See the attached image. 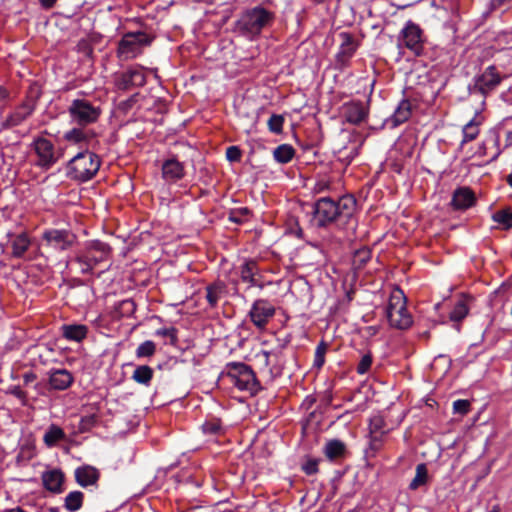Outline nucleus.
Segmentation results:
<instances>
[{
    "mask_svg": "<svg viewBox=\"0 0 512 512\" xmlns=\"http://www.w3.org/2000/svg\"><path fill=\"white\" fill-rule=\"evenodd\" d=\"M356 209V200L350 195L334 201L330 197L318 199L314 204V220L319 227H326L338 219H352Z\"/></svg>",
    "mask_w": 512,
    "mask_h": 512,
    "instance_id": "nucleus-1",
    "label": "nucleus"
},
{
    "mask_svg": "<svg viewBox=\"0 0 512 512\" xmlns=\"http://www.w3.org/2000/svg\"><path fill=\"white\" fill-rule=\"evenodd\" d=\"M101 160L89 150L77 153L66 164V176L76 182H87L99 171Z\"/></svg>",
    "mask_w": 512,
    "mask_h": 512,
    "instance_id": "nucleus-2",
    "label": "nucleus"
},
{
    "mask_svg": "<svg viewBox=\"0 0 512 512\" xmlns=\"http://www.w3.org/2000/svg\"><path fill=\"white\" fill-rule=\"evenodd\" d=\"M111 254V247L100 240L88 241L75 255L74 263L82 274H91L101 262L107 261Z\"/></svg>",
    "mask_w": 512,
    "mask_h": 512,
    "instance_id": "nucleus-3",
    "label": "nucleus"
},
{
    "mask_svg": "<svg viewBox=\"0 0 512 512\" xmlns=\"http://www.w3.org/2000/svg\"><path fill=\"white\" fill-rule=\"evenodd\" d=\"M386 317L390 326L399 330L408 329L413 323V318L406 307V297L399 288L393 289L390 294Z\"/></svg>",
    "mask_w": 512,
    "mask_h": 512,
    "instance_id": "nucleus-4",
    "label": "nucleus"
},
{
    "mask_svg": "<svg viewBox=\"0 0 512 512\" xmlns=\"http://www.w3.org/2000/svg\"><path fill=\"white\" fill-rule=\"evenodd\" d=\"M227 376L231 383L240 391L255 395L261 389V386L253 370L246 364L232 362L227 365Z\"/></svg>",
    "mask_w": 512,
    "mask_h": 512,
    "instance_id": "nucleus-5",
    "label": "nucleus"
},
{
    "mask_svg": "<svg viewBox=\"0 0 512 512\" xmlns=\"http://www.w3.org/2000/svg\"><path fill=\"white\" fill-rule=\"evenodd\" d=\"M255 359L260 366V371L270 381L282 375L286 359L281 347H276L269 351L261 350L255 355Z\"/></svg>",
    "mask_w": 512,
    "mask_h": 512,
    "instance_id": "nucleus-6",
    "label": "nucleus"
},
{
    "mask_svg": "<svg viewBox=\"0 0 512 512\" xmlns=\"http://www.w3.org/2000/svg\"><path fill=\"white\" fill-rule=\"evenodd\" d=\"M272 20L273 14L270 11L257 6L242 14L238 21V27L250 36H257Z\"/></svg>",
    "mask_w": 512,
    "mask_h": 512,
    "instance_id": "nucleus-7",
    "label": "nucleus"
},
{
    "mask_svg": "<svg viewBox=\"0 0 512 512\" xmlns=\"http://www.w3.org/2000/svg\"><path fill=\"white\" fill-rule=\"evenodd\" d=\"M151 43L149 36L141 31L126 33L120 40L117 55L122 60L133 59L142 52V48Z\"/></svg>",
    "mask_w": 512,
    "mask_h": 512,
    "instance_id": "nucleus-8",
    "label": "nucleus"
},
{
    "mask_svg": "<svg viewBox=\"0 0 512 512\" xmlns=\"http://www.w3.org/2000/svg\"><path fill=\"white\" fill-rule=\"evenodd\" d=\"M72 121L78 125L87 126L97 122L101 115V108L86 99H75L68 108Z\"/></svg>",
    "mask_w": 512,
    "mask_h": 512,
    "instance_id": "nucleus-9",
    "label": "nucleus"
},
{
    "mask_svg": "<svg viewBox=\"0 0 512 512\" xmlns=\"http://www.w3.org/2000/svg\"><path fill=\"white\" fill-rule=\"evenodd\" d=\"M114 85L118 90L127 91L142 87L146 84L145 69L139 65H133L126 70L114 74Z\"/></svg>",
    "mask_w": 512,
    "mask_h": 512,
    "instance_id": "nucleus-10",
    "label": "nucleus"
},
{
    "mask_svg": "<svg viewBox=\"0 0 512 512\" xmlns=\"http://www.w3.org/2000/svg\"><path fill=\"white\" fill-rule=\"evenodd\" d=\"M399 47H405L415 56L424 50L423 30L412 21H407L399 35Z\"/></svg>",
    "mask_w": 512,
    "mask_h": 512,
    "instance_id": "nucleus-11",
    "label": "nucleus"
},
{
    "mask_svg": "<svg viewBox=\"0 0 512 512\" xmlns=\"http://www.w3.org/2000/svg\"><path fill=\"white\" fill-rule=\"evenodd\" d=\"M504 78H506V75L499 72L496 66L490 65L475 77L474 89L481 95L486 96L494 91Z\"/></svg>",
    "mask_w": 512,
    "mask_h": 512,
    "instance_id": "nucleus-12",
    "label": "nucleus"
},
{
    "mask_svg": "<svg viewBox=\"0 0 512 512\" xmlns=\"http://www.w3.org/2000/svg\"><path fill=\"white\" fill-rule=\"evenodd\" d=\"M275 312V307L268 300L257 299L253 302L248 316L257 329L264 330Z\"/></svg>",
    "mask_w": 512,
    "mask_h": 512,
    "instance_id": "nucleus-13",
    "label": "nucleus"
},
{
    "mask_svg": "<svg viewBox=\"0 0 512 512\" xmlns=\"http://www.w3.org/2000/svg\"><path fill=\"white\" fill-rule=\"evenodd\" d=\"M341 44L335 56V66L337 69H344L349 66L350 60L358 49V43L348 32L339 33Z\"/></svg>",
    "mask_w": 512,
    "mask_h": 512,
    "instance_id": "nucleus-14",
    "label": "nucleus"
},
{
    "mask_svg": "<svg viewBox=\"0 0 512 512\" xmlns=\"http://www.w3.org/2000/svg\"><path fill=\"white\" fill-rule=\"evenodd\" d=\"M33 148L38 158L36 164L43 169L51 168L59 159L53 143L46 138L36 139Z\"/></svg>",
    "mask_w": 512,
    "mask_h": 512,
    "instance_id": "nucleus-15",
    "label": "nucleus"
},
{
    "mask_svg": "<svg viewBox=\"0 0 512 512\" xmlns=\"http://www.w3.org/2000/svg\"><path fill=\"white\" fill-rule=\"evenodd\" d=\"M43 239L55 249L67 250L76 240L75 234L65 229H48L43 232Z\"/></svg>",
    "mask_w": 512,
    "mask_h": 512,
    "instance_id": "nucleus-16",
    "label": "nucleus"
},
{
    "mask_svg": "<svg viewBox=\"0 0 512 512\" xmlns=\"http://www.w3.org/2000/svg\"><path fill=\"white\" fill-rule=\"evenodd\" d=\"M368 113V105L361 101H351L343 106V116L350 124H360L368 117Z\"/></svg>",
    "mask_w": 512,
    "mask_h": 512,
    "instance_id": "nucleus-17",
    "label": "nucleus"
},
{
    "mask_svg": "<svg viewBox=\"0 0 512 512\" xmlns=\"http://www.w3.org/2000/svg\"><path fill=\"white\" fill-rule=\"evenodd\" d=\"M475 203V194L469 187H459L453 192L451 205L455 210H466Z\"/></svg>",
    "mask_w": 512,
    "mask_h": 512,
    "instance_id": "nucleus-18",
    "label": "nucleus"
},
{
    "mask_svg": "<svg viewBox=\"0 0 512 512\" xmlns=\"http://www.w3.org/2000/svg\"><path fill=\"white\" fill-rule=\"evenodd\" d=\"M100 478V471L91 465H82L75 470L76 482L81 487L96 486Z\"/></svg>",
    "mask_w": 512,
    "mask_h": 512,
    "instance_id": "nucleus-19",
    "label": "nucleus"
},
{
    "mask_svg": "<svg viewBox=\"0 0 512 512\" xmlns=\"http://www.w3.org/2000/svg\"><path fill=\"white\" fill-rule=\"evenodd\" d=\"M74 381L72 374L66 369H53L49 372V385L51 389L63 391L68 389Z\"/></svg>",
    "mask_w": 512,
    "mask_h": 512,
    "instance_id": "nucleus-20",
    "label": "nucleus"
},
{
    "mask_svg": "<svg viewBox=\"0 0 512 512\" xmlns=\"http://www.w3.org/2000/svg\"><path fill=\"white\" fill-rule=\"evenodd\" d=\"M259 268L255 260H246L240 267V277L243 282L249 284V287L263 288V284L258 279Z\"/></svg>",
    "mask_w": 512,
    "mask_h": 512,
    "instance_id": "nucleus-21",
    "label": "nucleus"
},
{
    "mask_svg": "<svg viewBox=\"0 0 512 512\" xmlns=\"http://www.w3.org/2000/svg\"><path fill=\"white\" fill-rule=\"evenodd\" d=\"M42 483L45 489L52 493H61L64 474L61 470L54 469L42 474Z\"/></svg>",
    "mask_w": 512,
    "mask_h": 512,
    "instance_id": "nucleus-22",
    "label": "nucleus"
},
{
    "mask_svg": "<svg viewBox=\"0 0 512 512\" xmlns=\"http://www.w3.org/2000/svg\"><path fill=\"white\" fill-rule=\"evenodd\" d=\"M162 175L166 181L175 182L183 178L184 167L175 159L166 160L162 165Z\"/></svg>",
    "mask_w": 512,
    "mask_h": 512,
    "instance_id": "nucleus-23",
    "label": "nucleus"
},
{
    "mask_svg": "<svg viewBox=\"0 0 512 512\" xmlns=\"http://www.w3.org/2000/svg\"><path fill=\"white\" fill-rule=\"evenodd\" d=\"M7 236L11 238L12 256L21 258L31 245L28 235L22 232L15 236L12 233H8Z\"/></svg>",
    "mask_w": 512,
    "mask_h": 512,
    "instance_id": "nucleus-24",
    "label": "nucleus"
},
{
    "mask_svg": "<svg viewBox=\"0 0 512 512\" xmlns=\"http://www.w3.org/2000/svg\"><path fill=\"white\" fill-rule=\"evenodd\" d=\"M482 124V117L476 114L468 123L463 126L462 129V141L460 147L464 144L475 140L480 133V126Z\"/></svg>",
    "mask_w": 512,
    "mask_h": 512,
    "instance_id": "nucleus-25",
    "label": "nucleus"
},
{
    "mask_svg": "<svg viewBox=\"0 0 512 512\" xmlns=\"http://www.w3.org/2000/svg\"><path fill=\"white\" fill-rule=\"evenodd\" d=\"M61 330L65 339L76 342H81L88 333V328L84 324H65Z\"/></svg>",
    "mask_w": 512,
    "mask_h": 512,
    "instance_id": "nucleus-26",
    "label": "nucleus"
},
{
    "mask_svg": "<svg viewBox=\"0 0 512 512\" xmlns=\"http://www.w3.org/2000/svg\"><path fill=\"white\" fill-rule=\"evenodd\" d=\"M323 453L330 461L341 459L345 456L346 445L338 439L329 440L323 448Z\"/></svg>",
    "mask_w": 512,
    "mask_h": 512,
    "instance_id": "nucleus-27",
    "label": "nucleus"
},
{
    "mask_svg": "<svg viewBox=\"0 0 512 512\" xmlns=\"http://www.w3.org/2000/svg\"><path fill=\"white\" fill-rule=\"evenodd\" d=\"M33 112V107L29 104H22L18 106L7 118L9 126H18L25 121Z\"/></svg>",
    "mask_w": 512,
    "mask_h": 512,
    "instance_id": "nucleus-28",
    "label": "nucleus"
},
{
    "mask_svg": "<svg viewBox=\"0 0 512 512\" xmlns=\"http://www.w3.org/2000/svg\"><path fill=\"white\" fill-rule=\"evenodd\" d=\"M65 438L64 430L58 425L51 424L43 436V442L47 447L51 448L58 442L65 440Z\"/></svg>",
    "mask_w": 512,
    "mask_h": 512,
    "instance_id": "nucleus-29",
    "label": "nucleus"
},
{
    "mask_svg": "<svg viewBox=\"0 0 512 512\" xmlns=\"http://www.w3.org/2000/svg\"><path fill=\"white\" fill-rule=\"evenodd\" d=\"M411 111V103L406 99L402 100L391 117L393 125L398 126L406 122L411 116Z\"/></svg>",
    "mask_w": 512,
    "mask_h": 512,
    "instance_id": "nucleus-30",
    "label": "nucleus"
},
{
    "mask_svg": "<svg viewBox=\"0 0 512 512\" xmlns=\"http://www.w3.org/2000/svg\"><path fill=\"white\" fill-rule=\"evenodd\" d=\"M153 374L154 371L150 366L140 365L136 367V369L134 370L132 374V379L138 384L149 386L153 378Z\"/></svg>",
    "mask_w": 512,
    "mask_h": 512,
    "instance_id": "nucleus-31",
    "label": "nucleus"
},
{
    "mask_svg": "<svg viewBox=\"0 0 512 512\" xmlns=\"http://www.w3.org/2000/svg\"><path fill=\"white\" fill-rule=\"evenodd\" d=\"M295 155V149L289 144H281L273 151L274 159L281 164L290 162Z\"/></svg>",
    "mask_w": 512,
    "mask_h": 512,
    "instance_id": "nucleus-32",
    "label": "nucleus"
},
{
    "mask_svg": "<svg viewBox=\"0 0 512 512\" xmlns=\"http://www.w3.org/2000/svg\"><path fill=\"white\" fill-rule=\"evenodd\" d=\"M84 501V494L81 491H72L64 499V507L69 512L78 511Z\"/></svg>",
    "mask_w": 512,
    "mask_h": 512,
    "instance_id": "nucleus-33",
    "label": "nucleus"
},
{
    "mask_svg": "<svg viewBox=\"0 0 512 512\" xmlns=\"http://www.w3.org/2000/svg\"><path fill=\"white\" fill-rule=\"evenodd\" d=\"M202 431L208 436H219L224 433V428L220 419L211 418L204 422L202 425Z\"/></svg>",
    "mask_w": 512,
    "mask_h": 512,
    "instance_id": "nucleus-34",
    "label": "nucleus"
},
{
    "mask_svg": "<svg viewBox=\"0 0 512 512\" xmlns=\"http://www.w3.org/2000/svg\"><path fill=\"white\" fill-rule=\"evenodd\" d=\"M64 139L73 144L87 143L89 135L82 128H73L64 134Z\"/></svg>",
    "mask_w": 512,
    "mask_h": 512,
    "instance_id": "nucleus-35",
    "label": "nucleus"
},
{
    "mask_svg": "<svg viewBox=\"0 0 512 512\" xmlns=\"http://www.w3.org/2000/svg\"><path fill=\"white\" fill-rule=\"evenodd\" d=\"M428 479V471L425 464L421 463L416 466V474L409 484L411 490H416L420 486L426 484Z\"/></svg>",
    "mask_w": 512,
    "mask_h": 512,
    "instance_id": "nucleus-36",
    "label": "nucleus"
},
{
    "mask_svg": "<svg viewBox=\"0 0 512 512\" xmlns=\"http://www.w3.org/2000/svg\"><path fill=\"white\" fill-rule=\"evenodd\" d=\"M371 259V251L368 248L358 249L353 256V265L357 269L363 268Z\"/></svg>",
    "mask_w": 512,
    "mask_h": 512,
    "instance_id": "nucleus-37",
    "label": "nucleus"
},
{
    "mask_svg": "<svg viewBox=\"0 0 512 512\" xmlns=\"http://www.w3.org/2000/svg\"><path fill=\"white\" fill-rule=\"evenodd\" d=\"M386 423L382 416L375 415L370 419L369 422V431L370 435H384L386 433L385 431Z\"/></svg>",
    "mask_w": 512,
    "mask_h": 512,
    "instance_id": "nucleus-38",
    "label": "nucleus"
},
{
    "mask_svg": "<svg viewBox=\"0 0 512 512\" xmlns=\"http://www.w3.org/2000/svg\"><path fill=\"white\" fill-rule=\"evenodd\" d=\"M221 293H222V288L219 285L213 284V285L207 286L206 299L211 308H214L218 304Z\"/></svg>",
    "mask_w": 512,
    "mask_h": 512,
    "instance_id": "nucleus-39",
    "label": "nucleus"
},
{
    "mask_svg": "<svg viewBox=\"0 0 512 512\" xmlns=\"http://www.w3.org/2000/svg\"><path fill=\"white\" fill-rule=\"evenodd\" d=\"M156 352V345L151 340H146L141 343L136 349L137 358L152 357Z\"/></svg>",
    "mask_w": 512,
    "mask_h": 512,
    "instance_id": "nucleus-40",
    "label": "nucleus"
},
{
    "mask_svg": "<svg viewBox=\"0 0 512 512\" xmlns=\"http://www.w3.org/2000/svg\"><path fill=\"white\" fill-rule=\"evenodd\" d=\"M468 314V308L463 301H458L450 312V320L451 321H461Z\"/></svg>",
    "mask_w": 512,
    "mask_h": 512,
    "instance_id": "nucleus-41",
    "label": "nucleus"
},
{
    "mask_svg": "<svg viewBox=\"0 0 512 512\" xmlns=\"http://www.w3.org/2000/svg\"><path fill=\"white\" fill-rule=\"evenodd\" d=\"M492 219L502 224L504 229H510L512 227V213L507 210H500L493 214Z\"/></svg>",
    "mask_w": 512,
    "mask_h": 512,
    "instance_id": "nucleus-42",
    "label": "nucleus"
},
{
    "mask_svg": "<svg viewBox=\"0 0 512 512\" xmlns=\"http://www.w3.org/2000/svg\"><path fill=\"white\" fill-rule=\"evenodd\" d=\"M136 310V305L132 299H126L121 301L116 311L119 314L120 317H128L132 315Z\"/></svg>",
    "mask_w": 512,
    "mask_h": 512,
    "instance_id": "nucleus-43",
    "label": "nucleus"
},
{
    "mask_svg": "<svg viewBox=\"0 0 512 512\" xmlns=\"http://www.w3.org/2000/svg\"><path fill=\"white\" fill-rule=\"evenodd\" d=\"M268 128L272 133L280 134L283 130L284 118L281 115L273 114L268 122Z\"/></svg>",
    "mask_w": 512,
    "mask_h": 512,
    "instance_id": "nucleus-44",
    "label": "nucleus"
},
{
    "mask_svg": "<svg viewBox=\"0 0 512 512\" xmlns=\"http://www.w3.org/2000/svg\"><path fill=\"white\" fill-rule=\"evenodd\" d=\"M327 351V344L325 342H320L315 351L314 357V366L317 368H321L325 362V354Z\"/></svg>",
    "mask_w": 512,
    "mask_h": 512,
    "instance_id": "nucleus-45",
    "label": "nucleus"
},
{
    "mask_svg": "<svg viewBox=\"0 0 512 512\" xmlns=\"http://www.w3.org/2000/svg\"><path fill=\"white\" fill-rule=\"evenodd\" d=\"M372 362L373 358L371 352L364 354L357 365V373L360 375L367 373L371 368Z\"/></svg>",
    "mask_w": 512,
    "mask_h": 512,
    "instance_id": "nucleus-46",
    "label": "nucleus"
},
{
    "mask_svg": "<svg viewBox=\"0 0 512 512\" xmlns=\"http://www.w3.org/2000/svg\"><path fill=\"white\" fill-rule=\"evenodd\" d=\"M155 334L157 336L167 337L171 345H176L178 341L177 329L175 327L157 329Z\"/></svg>",
    "mask_w": 512,
    "mask_h": 512,
    "instance_id": "nucleus-47",
    "label": "nucleus"
},
{
    "mask_svg": "<svg viewBox=\"0 0 512 512\" xmlns=\"http://www.w3.org/2000/svg\"><path fill=\"white\" fill-rule=\"evenodd\" d=\"M453 411L454 413L460 415H466L470 411V402L465 399H458L453 402Z\"/></svg>",
    "mask_w": 512,
    "mask_h": 512,
    "instance_id": "nucleus-48",
    "label": "nucleus"
},
{
    "mask_svg": "<svg viewBox=\"0 0 512 512\" xmlns=\"http://www.w3.org/2000/svg\"><path fill=\"white\" fill-rule=\"evenodd\" d=\"M97 423V417L95 415L84 416L80 420L79 429L81 432L90 430Z\"/></svg>",
    "mask_w": 512,
    "mask_h": 512,
    "instance_id": "nucleus-49",
    "label": "nucleus"
},
{
    "mask_svg": "<svg viewBox=\"0 0 512 512\" xmlns=\"http://www.w3.org/2000/svg\"><path fill=\"white\" fill-rule=\"evenodd\" d=\"M319 459H308L303 465L302 470L307 475H314L318 472Z\"/></svg>",
    "mask_w": 512,
    "mask_h": 512,
    "instance_id": "nucleus-50",
    "label": "nucleus"
},
{
    "mask_svg": "<svg viewBox=\"0 0 512 512\" xmlns=\"http://www.w3.org/2000/svg\"><path fill=\"white\" fill-rule=\"evenodd\" d=\"M241 150L237 146H230L226 150V157L231 162H238L241 160Z\"/></svg>",
    "mask_w": 512,
    "mask_h": 512,
    "instance_id": "nucleus-51",
    "label": "nucleus"
},
{
    "mask_svg": "<svg viewBox=\"0 0 512 512\" xmlns=\"http://www.w3.org/2000/svg\"><path fill=\"white\" fill-rule=\"evenodd\" d=\"M382 436L377 434L370 435V448L375 452L382 447Z\"/></svg>",
    "mask_w": 512,
    "mask_h": 512,
    "instance_id": "nucleus-52",
    "label": "nucleus"
},
{
    "mask_svg": "<svg viewBox=\"0 0 512 512\" xmlns=\"http://www.w3.org/2000/svg\"><path fill=\"white\" fill-rule=\"evenodd\" d=\"M10 393L17 397L18 399L25 400L26 393L21 389L20 386H13L10 388Z\"/></svg>",
    "mask_w": 512,
    "mask_h": 512,
    "instance_id": "nucleus-53",
    "label": "nucleus"
},
{
    "mask_svg": "<svg viewBox=\"0 0 512 512\" xmlns=\"http://www.w3.org/2000/svg\"><path fill=\"white\" fill-rule=\"evenodd\" d=\"M328 188H329V183L327 181H319L316 183L314 190H315V192L320 193V192L327 190Z\"/></svg>",
    "mask_w": 512,
    "mask_h": 512,
    "instance_id": "nucleus-54",
    "label": "nucleus"
},
{
    "mask_svg": "<svg viewBox=\"0 0 512 512\" xmlns=\"http://www.w3.org/2000/svg\"><path fill=\"white\" fill-rule=\"evenodd\" d=\"M36 375L33 372H27L23 375L24 385H28L36 380Z\"/></svg>",
    "mask_w": 512,
    "mask_h": 512,
    "instance_id": "nucleus-55",
    "label": "nucleus"
},
{
    "mask_svg": "<svg viewBox=\"0 0 512 512\" xmlns=\"http://www.w3.org/2000/svg\"><path fill=\"white\" fill-rule=\"evenodd\" d=\"M57 0H39L41 6L45 9H50L54 6Z\"/></svg>",
    "mask_w": 512,
    "mask_h": 512,
    "instance_id": "nucleus-56",
    "label": "nucleus"
},
{
    "mask_svg": "<svg viewBox=\"0 0 512 512\" xmlns=\"http://www.w3.org/2000/svg\"><path fill=\"white\" fill-rule=\"evenodd\" d=\"M365 331L369 336H374L378 333V328L375 326H369L366 327Z\"/></svg>",
    "mask_w": 512,
    "mask_h": 512,
    "instance_id": "nucleus-57",
    "label": "nucleus"
},
{
    "mask_svg": "<svg viewBox=\"0 0 512 512\" xmlns=\"http://www.w3.org/2000/svg\"><path fill=\"white\" fill-rule=\"evenodd\" d=\"M510 0H493V6L494 7H499L501 5H503L504 3H507L509 2Z\"/></svg>",
    "mask_w": 512,
    "mask_h": 512,
    "instance_id": "nucleus-58",
    "label": "nucleus"
},
{
    "mask_svg": "<svg viewBox=\"0 0 512 512\" xmlns=\"http://www.w3.org/2000/svg\"><path fill=\"white\" fill-rule=\"evenodd\" d=\"M4 512H26V511L24 509L20 508V507H14V508H11V509H7Z\"/></svg>",
    "mask_w": 512,
    "mask_h": 512,
    "instance_id": "nucleus-59",
    "label": "nucleus"
},
{
    "mask_svg": "<svg viewBox=\"0 0 512 512\" xmlns=\"http://www.w3.org/2000/svg\"><path fill=\"white\" fill-rule=\"evenodd\" d=\"M506 182L512 188V173L508 174L506 177Z\"/></svg>",
    "mask_w": 512,
    "mask_h": 512,
    "instance_id": "nucleus-60",
    "label": "nucleus"
},
{
    "mask_svg": "<svg viewBox=\"0 0 512 512\" xmlns=\"http://www.w3.org/2000/svg\"><path fill=\"white\" fill-rule=\"evenodd\" d=\"M509 35L512 37V32H511V33H509Z\"/></svg>",
    "mask_w": 512,
    "mask_h": 512,
    "instance_id": "nucleus-61",
    "label": "nucleus"
}]
</instances>
